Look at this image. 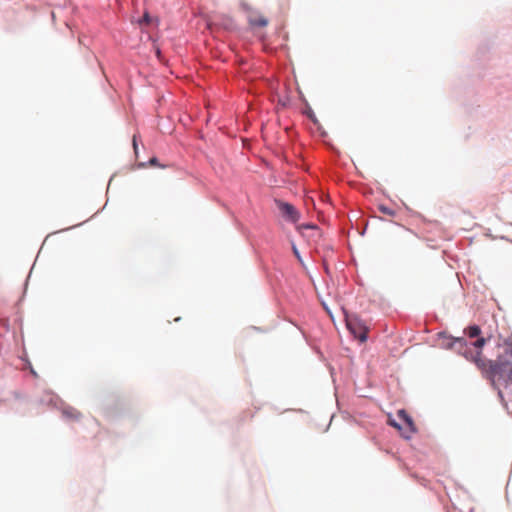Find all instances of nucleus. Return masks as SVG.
Here are the masks:
<instances>
[{
    "label": "nucleus",
    "instance_id": "nucleus-1",
    "mask_svg": "<svg viewBox=\"0 0 512 512\" xmlns=\"http://www.w3.org/2000/svg\"><path fill=\"white\" fill-rule=\"evenodd\" d=\"M445 346L454 349L462 354L466 359L474 362L486 376L496 385L512 384V364L504 359L495 361L487 360L482 356V352H473L469 349L466 340L463 337H448Z\"/></svg>",
    "mask_w": 512,
    "mask_h": 512
},
{
    "label": "nucleus",
    "instance_id": "nucleus-2",
    "mask_svg": "<svg viewBox=\"0 0 512 512\" xmlns=\"http://www.w3.org/2000/svg\"><path fill=\"white\" fill-rule=\"evenodd\" d=\"M346 325L355 338L361 342L366 341L368 328L357 316H347Z\"/></svg>",
    "mask_w": 512,
    "mask_h": 512
},
{
    "label": "nucleus",
    "instance_id": "nucleus-3",
    "mask_svg": "<svg viewBox=\"0 0 512 512\" xmlns=\"http://www.w3.org/2000/svg\"><path fill=\"white\" fill-rule=\"evenodd\" d=\"M465 334L470 338H477L472 346L476 349L475 352L481 351L482 347L486 344V339L481 337V329L477 325H472L464 330Z\"/></svg>",
    "mask_w": 512,
    "mask_h": 512
},
{
    "label": "nucleus",
    "instance_id": "nucleus-4",
    "mask_svg": "<svg viewBox=\"0 0 512 512\" xmlns=\"http://www.w3.org/2000/svg\"><path fill=\"white\" fill-rule=\"evenodd\" d=\"M277 206L282 216L288 221L295 223L299 220V213L293 205L286 202L278 201Z\"/></svg>",
    "mask_w": 512,
    "mask_h": 512
},
{
    "label": "nucleus",
    "instance_id": "nucleus-5",
    "mask_svg": "<svg viewBox=\"0 0 512 512\" xmlns=\"http://www.w3.org/2000/svg\"><path fill=\"white\" fill-rule=\"evenodd\" d=\"M397 416L402 420L411 430H414V423L412 418L407 414L405 410H399Z\"/></svg>",
    "mask_w": 512,
    "mask_h": 512
},
{
    "label": "nucleus",
    "instance_id": "nucleus-6",
    "mask_svg": "<svg viewBox=\"0 0 512 512\" xmlns=\"http://www.w3.org/2000/svg\"><path fill=\"white\" fill-rule=\"evenodd\" d=\"M62 413L65 417L70 418V419L77 418L79 415L78 411L76 409H74L73 407L63 408Z\"/></svg>",
    "mask_w": 512,
    "mask_h": 512
},
{
    "label": "nucleus",
    "instance_id": "nucleus-7",
    "mask_svg": "<svg viewBox=\"0 0 512 512\" xmlns=\"http://www.w3.org/2000/svg\"><path fill=\"white\" fill-rule=\"evenodd\" d=\"M241 7L244 11H246L248 13L247 15V19L250 23V25L253 27L254 25H256V19L253 17V15L251 14L250 12V7L245 3V2H242L241 3Z\"/></svg>",
    "mask_w": 512,
    "mask_h": 512
},
{
    "label": "nucleus",
    "instance_id": "nucleus-8",
    "mask_svg": "<svg viewBox=\"0 0 512 512\" xmlns=\"http://www.w3.org/2000/svg\"><path fill=\"white\" fill-rule=\"evenodd\" d=\"M379 209H380V211L382 213H384L386 215H389V216H394L395 215V212L392 209H390V208H388L386 206H380Z\"/></svg>",
    "mask_w": 512,
    "mask_h": 512
},
{
    "label": "nucleus",
    "instance_id": "nucleus-9",
    "mask_svg": "<svg viewBox=\"0 0 512 512\" xmlns=\"http://www.w3.org/2000/svg\"><path fill=\"white\" fill-rule=\"evenodd\" d=\"M58 397L54 394H49V403L52 405H57Z\"/></svg>",
    "mask_w": 512,
    "mask_h": 512
},
{
    "label": "nucleus",
    "instance_id": "nucleus-10",
    "mask_svg": "<svg viewBox=\"0 0 512 512\" xmlns=\"http://www.w3.org/2000/svg\"><path fill=\"white\" fill-rule=\"evenodd\" d=\"M257 23H258V27L266 26L268 24V20H266L262 17H258Z\"/></svg>",
    "mask_w": 512,
    "mask_h": 512
},
{
    "label": "nucleus",
    "instance_id": "nucleus-11",
    "mask_svg": "<svg viewBox=\"0 0 512 512\" xmlns=\"http://www.w3.org/2000/svg\"><path fill=\"white\" fill-rule=\"evenodd\" d=\"M133 148H134L135 154L137 155L138 154V147H137L136 135L133 136Z\"/></svg>",
    "mask_w": 512,
    "mask_h": 512
},
{
    "label": "nucleus",
    "instance_id": "nucleus-12",
    "mask_svg": "<svg viewBox=\"0 0 512 512\" xmlns=\"http://www.w3.org/2000/svg\"><path fill=\"white\" fill-rule=\"evenodd\" d=\"M149 164L152 165V166H157L158 165V159L156 157H152L149 160Z\"/></svg>",
    "mask_w": 512,
    "mask_h": 512
},
{
    "label": "nucleus",
    "instance_id": "nucleus-13",
    "mask_svg": "<svg viewBox=\"0 0 512 512\" xmlns=\"http://www.w3.org/2000/svg\"><path fill=\"white\" fill-rule=\"evenodd\" d=\"M389 424L395 428L400 429V425L397 422H395L394 420H389Z\"/></svg>",
    "mask_w": 512,
    "mask_h": 512
},
{
    "label": "nucleus",
    "instance_id": "nucleus-14",
    "mask_svg": "<svg viewBox=\"0 0 512 512\" xmlns=\"http://www.w3.org/2000/svg\"><path fill=\"white\" fill-rule=\"evenodd\" d=\"M293 252H294L295 256H296L299 260H301L300 255H299V252H298V250H297V248H296L295 246L293 247Z\"/></svg>",
    "mask_w": 512,
    "mask_h": 512
},
{
    "label": "nucleus",
    "instance_id": "nucleus-15",
    "mask_svg": "<svg viewBox=\"0 0 512 512\" xmlns=\"http://www.w3.org/2000/svg\"><path fill=\"white\" fill-rule=\"evenodd\" d=\"M30 371H31V374H32V375H34V376H36V375H37V374H36V372L34 371V369H33L32 367L30 368Z\"/></svg>",
    "mask_w": 512,
    "mask_h": 512
},
{
    "label": "nucleus",
    "instance_id": "nucleus-16",
    "mask_svg": "<svg viewBox=\"0 0 512 512\" xmlns=\"http://www.w3.org/2000/svg\"><path fill=\"white\" fill-rule=\"evenodd\" d=\"M498 395H499V397H500V398H502V397H503L502 392H501L500 390H499V392H498Z\"/></svg>",
    "mask_w": 512,
    "mask_h": 512
},
{
    "label": "nucleus",
    "instance_id": "nucleus-17",
    "mask_svg": "<svg viewBox=\"0 0 512 512\" xmlns=\"http://www.w3.org/2000/svg\"><path fill=\"white\" fill-rule=\"evenodd\" d=\"M139 166L140 167H145V164L144 163H140Z\"/></svg>",
    "mask_w": 512,
    "mask_h": 512
},
{
    "label": "nucleus",
    "instance_id": "nucleus-18",
    "mask_svg": "<svg viewBox=\"0 0 512 512\" xmlns=\"http://www.w3.org/2000/svg\"><path fill=\"white\" fill-rule=\"evenodd\" d=\"M510 355H511V357H512V346H511V349H510Z\"/></svg>",
    "mask_w": 512,
    "mask_h": 512
}]
</instances>
